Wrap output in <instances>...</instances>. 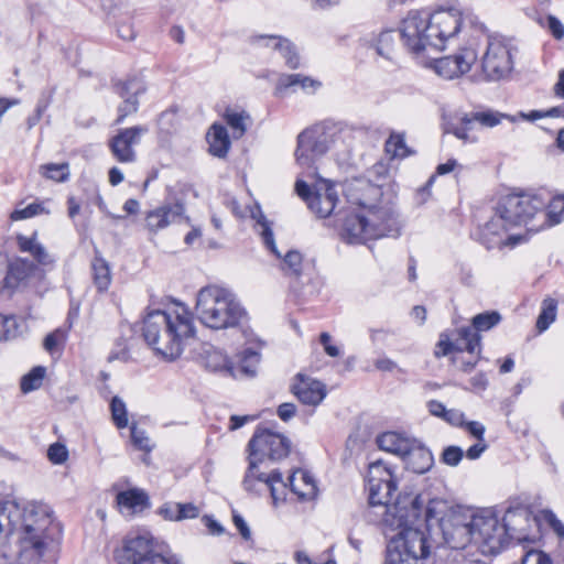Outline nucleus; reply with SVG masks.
I'll list each match as a JSON object with an SVG mask.
<instances>
[{"label":"nucleus","mask_w":564,"mask_h":564,"mask_svg":"<svg viewBox=\"0 0 564 564\" xmlns=\"http://www.w3.org/2000/svg\"><path fill=\"white\" fill-rule=\"evenodd\" d=\"M0 531L17 534L21 564H55L62 525L46 503L0 501Z\"/></svg>","instance_id":"obj_1"},{"label":"nucleus","mask_w":564,"mask_h":564,"mask_svg":"<svg viewBox=\"0 0 564 564\" xmlns=\"http://www.w3.org/2000/svg\"><path fill=\"white\" fill-rule=\"evenodd\" d=\"M518 514L507 510L500 522L497 514L489 509L475 513L470 510H453L440 518L443 538L451 549L460 550L474 544L484 555H496L510 540H521L511 523Z\"/></svg>","instance_id":"obj_2"},{"label":"nucleus","mask_w":564,"mask_h":564,"mask_svg":"<svg viewBox=\"0 0 564 564\" xmlns=\"http://www.w3.org/2000/svg\"><path fill=\"white\" fill-rule=\"evenodd\" d=\"M476 24L477 15L454 8L432 13L411 10L402 21L401 40L409 53L423 62L429 54L443 51L446 42L466 26Z\"/></svg>","instance_id":"obj_3"},{"label":"nucleus","mask_w":564,"mask_h":564,"mask_svg":"<svg viewBox=\"0 0 564 564\" xmlns=\"http://www.w3.org/2000/svg\"><path fill=\"white\" fill-rule=\"evenodd\" d=\"M142 336L158 356L173 361L183 351L184 340L195 333L191 318L186 315L169 314L154 310L147 314L142 323Z\"/></svg>","instance_id":"obj_4"},{"label":"nucleus","mask_w":564,"mask_h":564,"mask_svg":"<svg viewBox=\"0 0 564 564\" xmlns=\"http://www.w3.org/2000/svg\"><path fill=\"white\" fill-rule=\"evenodd\" d=\"M194 313L204 326L214 330L242 328L248 321V313L236 295L217 285L198 291Z\"/></svg>","instance_id":"obj_5"},{"label":"nucleus","mask_w":564,"mask_h":564,"mask_svg":"<svg viewBox=\"0 0 564 564\" xmlns=\"http://www.w3.org/2000/svg\"><path fill=\"white\" fill-rule=\"evenodd\" d=\"M463 32L469 35L470 43L477 48L484 47L479 58L481 73L486 80L497 82L508 77L513 70V57L517 48L505 36L491 34L484 23L477 19V24L466 26Z\"/></svg>","instance_id":"obj_6"},{"label":"nucleus","mask_w":564,"mask_h":564,"mask_svg":"<svg viewBox=\"0 0 564 564\" xmlns=\"http://www.w3.org/2000/svg\"><path fill=\"white\" fill-rule=\"evenodd\" d=\"M397 488V484L382 482L376 496L372 495L371 490H368L369 510L366 518L369 522L382 528H395L420 517L424 503L422 497L404 492L399 495L395 501L391 503L392 495Z\"/></svg>","instance_id":"obj_7"},{"label":"nucleus","mask_w":564,"mask_h":564,"mask_svg":"<svg viewBox=\"0 0 564 564\" xmlns=\"http://www.w3.org/2000/svg\"><path fill=\"white\" fill-rule=\"evenodd\" d=\"M400 236V221L391 208L376 207L366 214H348L343 219L340 237L348 243H364L382 237Z\"/></svg>","instance_id":"obj_8"},{"label":"nucleus","mask_w":564,"mask_h":564,"mask_svg":"<svg viewBox=\"0 0 564 564\" xmlns=\"http://www.w3.org/2000/svg\"><path fill=\"white\" fill-rule=\"evenodd\" d=\"M257 227L262 237L264 246L279 259H281L280 270L283 275L289 279L291 290L297 295H311L314 290H306L314 276L315 265L313 261H305L303 254L297 250H289L283 257L279 252L273 231L264 215L259 212Z\"/></svg>","instance_id":"obj_9"},{"label":"nucleus","mask_w":564,"mask_h":564,"mask_svg":"<svg viewBox=\"0 0 564 564\" xmlns=\"http://www.w3.org/2000/svg\"><path fill=\"white\" fill-rule=\"evenodd\" d=\"M417 520L413 518L404 525L382 528L390 539L386 564H419L429 556L430 545L425 532L412 527Z\"/></svg>","instance_id":"obj_10"},{"label":"nucleus","mask_w":564,"mask_h":564,"mask_svg":"<svg viewBox=\"0 0 564 564\" xmlns=\"http://www.w3.org/2000/svg\"><path fill=\"white\" fill-rule=\"evenodd\" d=\"M512 200H521L520 194L500 198L491 218L478 228V239L488 250L502 248V237L510 228L524 226L528 229L523 208H510Z\"/></svg>","instance_id":"obj_11"},{"label":"nucleus","mask_w":564,"mask_h":564,"mask_svg":"<svg viewBox=\"0 0 564 564\" xmlns=\"http://www.w3.org/2000/svg\"><path fill=\"white\" fill-rule=\"evenodd\" d=\"M521 200H512L510 208H523L528 231L539 232L564 220V194L546 202L540 195L520 194Z\"/></svg>","instance_id":"obj_12"},{"label":"nucleus","mask_w":564,"mask_h":564,"mask_svg":"<svg viewBox=\"0 0 564 564\" xmlns=\"http://www.w3.org/2000/svg\"><path fill=\"white\" fill-rule=\"evenodd\" d=\"M115 557L119 564H182L174 555L165 553L149 532L129 534Z\"/></svg>","instance_id":"obj_13"},{"label":"nucleus","mask_w":564,"mask_h":564,"mask_svg":"<svg viewBox=\"0 0 564 564\" xmlns=\"http://www.w3.org/2000/svg\"><path fill=\"white\" fill-rule=\"evenodd\" d=\"M250 469L257 463H271L285 458L291 451L290 440L269 430L257 431L248 443Z\"/></svg>","instance_id":"obj_14"},{"label":"nucleus","mask_w":564,"mask_h":564,"mask_svg":"<svg viewBox=\"0 0 564 564\" xmlns=\"http://www.w3.org/2000/svg\"><path fill=\"white\" fill-rule=\"evenodd\" d=\"M2 267L0 262V291L8 296H11L20 288L26 286L33 278L43 274L39 264L21 257L8 261L3 276Z\"/></svg>","instance_id":"obj_15"},{"label":"nucleus","mask_w":564,"mask_h":564,"mask_svg":"<svg viewBox=\"0 0 564 564\" xmlns=\"http://www.w3.org/2000/svg\"><path fill=\"white\" fill-rule=\"evenodd\" d=\"M477 61V48L468 39L456 53L435 59L433 67L440 76L453 79L468 73Z\"/></svg>","instance_id":"obj_16"},{"label":"nucleus","mask_w":564,"mask_h":564,"mask_svg":"<svg viewBox=\"0 0 564 564\" xmlns=\"http://www.w3.org/2000/svg\"><path fill=\"white\" fill-rule=\"evenodd\" d=\"M502 317L497 311H486L475 315L470 326H464L456 330L458 340L466 341V351L474 354L478 350L480 354L481 332L490 330L496 327Z\"/></svg>","instance_id":"obj_17"},{"label":"nucleus","mask_w":564,"mask_h":564,"mask_svg":"<svg viewBox=\"0 0 564 564\" xmlns=\"http://www.w3.org/2000/svg\"><path fill=\"white\" fill-rule=\"evenodd\" d=\"M268 464L257 463L252 473L249 465L242 484L246 490L253 491L256 481L263 482L270 489L271 497L276 503L279 500H284L288 485L283 481L282 474L278 469L269 473L261 470L262 466L267 469Z\"/></svg>","instance_id":"obj_18"},{"label":"nucleus","mask_w":564,"mask_h":564,"mask_svg":"<svg viewBox=\"0 0 564 564\" xmlns=\"http://www.w3.org/2000/svg\"><path fill=\"white\" fill-rule=\"evenodd\" d=\"M148 131L144 126L120 129L109 142L113 156L121 163L134 162L137 155L133 147L140 143L141 137Z\"/></svg>","instance_id":"obj_19"},{"label":"nucleus","mask_w":564,"mask_h":564,"mask_svg":"<svg viewBox=\"0 0 564 564\" xmlns=\"http://www.w3.org/2000/svg\"><path fill=\"white\" fill-rule=\"evenodd\" d=\"M185 213V206L182 202L164 203L145 214V228L152 232L165 229L173 223L180 221Z\"/></svg>","instance_id":"obj_20"},{"label":"nucleus","mask_w":564,"mask_h":564,"mask_svg":"<svg viewBox=\"0 0 564 564\" xmlns=\"http://www.w3.org/2000/svg\"><path fill=\"white\" fill-rule=\"evenodd\" d=\"M291 391L301 403L312 406L318 405L326 397L324 383L302 373L296 375Z\"/></svg>","instance_id":"obj_21"},{"label":"nucleus","mask_w":564,"mask_h":564,"mask_svg":"<svg viewBox=\"0 0 564 564\" xmlns=\"http://www.w3.org/2000/svg\"><path fill=\"white\" fill-rule=\"evenodd\" d=\"M347 200L366 210L373 209L375 203L381 196V188L367 180H356L347 186Z\"/></svg>","instance_id":"obj_22"},{"label":"nucleus","mask_w":564,"mask_h":564,"mask_svg":"<svg viewBox=\"0 0 564 564\" xmlns=\"http://www.w3.org/2000/svg\"><path fill=\"white\" fill-rule=\"evenodd\" d=\"M117 94L123 98V102L118 107V118L116 123H122L123 120L138 111V96L144 91L142 83L137 78L128 79L116 86Z\"/></svg>","instance_id":"obj_23"},{"label":"nucleus","mask_w":564,"mask_h":564,"mask_svg":"<svg viewBox=\"0 0 564 564\" xmlns=\"http://www.w3.org/2000/svg\"><path fill=\"white\" fill-rule=\"evenodd\" d=\"M324 188L316 189L308 208L319 218H327L334 214L338 196L328 181H323Z\"/></svg>","instance_id":"obj_24"},{"label":"nucleus","mask_w":564,"mask_h":564,"mask_svg":"<svg viewBox=\"0 0 564 564\" xmlns=\"http://www.w3.org/2000/svg\"><path fill=\"white\" fill-rule=\"evenodd\" d=\"M402 459L406 468L416 474L426 473L434 463L431 451L417 440L413 441V446L404 454Z\"/></svg>","instance_id":"obj_25"},{"label":"nucleus","mask_w":564,"mask_h":564,"mask_svg":"<svg viewBox=\"0 0 564 564\" xmlns=\"http://www.w3.org/2000/svg\"><path fill=\"white\" fill-rule=\"evenodd\" d=\"M324 151L315 142L312 135L304 130L297 135L295 150L296 162L303 167H312L317 158L324 155Z\"/></svg>","instance_id":"obj_26"},{"label":"nucleus","mask_w":564,"mask_h":564,"mask_svg":"<svg viewBox=\"0 0 564 564\" xmlns=\"http://www.w3.org/2000/svg\"><path fill=\"white\" fill-rule=\"evenodd\" d=\"M37 232H33L31 237L23 235L17 236L18 248L21 252L30 253L40 265H52L53 257L46 251L45 247L36 239Z\"/></svg>","instance_id":"obj_27"},{"label":"nucleus","mask_w":564,"mask_h":564,"mask_svg":"<svg viewBox=\"0 0 564 564\" xmlns=\"http://www.w3.org/2000/svg\"><path fill=\"white\" fill-rule=\"evenodd\" d=\"M414 438L404 436L398 432H384L377 437V445L380 449L399 455L404 454L413 446Z\"/></svg>","instance_id":"obj_28"},{"label":"nucleus","mask_w":564,"mask_h":564,"mask_svg":"<svg viewBox=\"0 0 564 564\" xmlns=\"http://www.w3.org/2000/svg\"><path fill=\"white\" fill-rule=\"evenodd\" d=\"M258 41L264 42L265 46L278 51L290 68L295 69L300 66V56L295 51L294 45L289 40L280 36L260 35Z\"/></svg>","instance_id":"obj_29"},{"label":"nucleus","mask_w":564,"mask_h":564,"mask_svg":"<svg viewBox=\"0 0 564 564\" xmlns=\"http://www.w3.org/2000/svg\"><path fill=\"white\" fill-rule=\"evenodd\" d=\"M258 41L264 42L265 46L278 51L290 68L295 69L300 66V56L295 51L294 45L289 40L280 36L260 35Z\"/></svg>","instance_id":"obj_30"},{"label":"nucleus","mask_w":564,"mask_h":564,"mask_svg":"<svg viewBox=\"0 0 564 564\" xmlns=\"http://www.w3.org/2000/svg\"><path fill=\"white\" fill-rule=\"evenodd\" d=\"M258 41L264 42L265 46L278 51L290 68L295 69L300 66V56L295 51L294 45L289 40L280 36L260 35Z\"/></svg>","instance_id":"obj_31"},{"label":"nucleus","mask_w":564,"mask_h":564,"mask_svg":"<svg viewBox=\"0 0 564 564\" xmlns=\"http://www.w3.org/2000/svg\"><path fill=\"white\" fill-rule=\"evenodd\" d=\"M116 500L120 510H127L129 513L142 511L150 506L148 494L138 488L120 491Z\"/></svg>","instance_id":"obj_32"},{"label":"nucleus","mask_w":564,"mask_h":564,"mask_svg":"<svg viewBox=\"0 0 564 564\" xmlns=\"http://www.w3.org/2000/svg\"><path fill=\"white\" fill-rule=\"evenodd\" d=\"M397 484V478L389 465L382 460L373 462L369 465L367 475V488L376 496L380 484Z\"/></svg>","instance_id":"obj_33"},{"label":"nucleus","mask_w":564,"mask_h":564,"mask_svg":"<svg viewBox=\"0 0 564 564\" xmlns=\"http://www.w3.org/2000/svg\"><path fill=\"white\" fill-rule=\"evenodd\" d=\"M290 488L302 500H310L316 496L317 487L312 475L305 470H296L290 477Z\"/></svg>","instance_id":"obj_34"},{"label":"nucleus","mask_w":564,"mask_h":564,"mask_svg":"<svg viewBox=\"0 0 564 564\" xmlns=\"http://www.w3.org/2000/svg\"><path fill=\"white\" fill-rule=\"evenodd\" d=\"M209 152L217 158H225L230 149V139L227 129L220 123H214L207 133Z\"/></svg>","instance_id":"obj_35"},{"label":"nucleus","mask_w":564,"mask_h":564,"mask_svg":"<svg viewBox=\"0 0 564 564\" xmlns=\"http://www.w3.org/2000/svg\"><path fill=\"white\" fill-rule=\"evenodd\" d=\"M205 366L210 371L225 372L228 376L237 378L235 365L220 349L213 348L206 351Z\"/></svg>","instance_id":"obj_36"},{"label":"nucleus","mask_w":564,"mask_h":564,"mask_svg":"<svg viewBox=\"0 0 564 564\" xmlns=\"http://www.w3.org/2000/svg\"><path fill=\"white\" fill-rule=\"evenodd\" d=\"M502 119L514 121L513 117L491 109L465 113L466 123H479L480 126L487 128L496 127L501 122Z\"/></svg>","instance_id":"obj_37"},{"label":"nucleus","mask_w":564,"mask_h":564,"mask_svg":"<svg viewBox=\"0 0 564 564\" xmlns=\"http://www.w3.org/2000/svg\"><path fill=\"white\" fill-rule=\"evenodd\" d=\"M91 270L97 289L99 291H106L111 282L110 268L98 250L95 251Z\"/></svg>","instance_id":"obj_38"},{"label":"nucleus","mask_w":564,"mask_h":564,"mask_svg":"<svg viewBox=\"0 0 564 564\" xmlns=\"http://www.w3.org/2000/svg\"><path fill=\"white\" fill-rule=\"evenodd\" d=\"M313 137L319 148L326 153L334 143L335 128L325 122L317 123L304 130Z\"/></svg>","instance_id":"obj_39"},{"label":"nucleus","mask_w":564,"mask_h":564,"mask_svg":"<svg viewBox=\"0 0 564 564\" xmlns=\"http://www.w3.org/2000/svg\"><path fill=\"white\" fill-rule=\"evenodd\" d=\"M260 362V354L251 348L245 349L238 361V366H235L237 377L246 376L253 377L257 373V367Z\"/></svg>","instance_id":"obj_40"},{"label":"nucleus","mask_w":564,"mask_h":564,"mask_svg":"<svg viewBox=\"0 0 564 564\" xmlns=\"http://www.w3.org/2000/svg\"><path fill=\"white\" fill-rule=\"evenodd\" d=\"M557 301L546 297L542 302L541 312L536 319V328L540 333L546 330L556 318Z\"/></svg>","instance_id":"obj_41"},{"label":"nucleus","mask_w":564,"mask_h":564,"mask_svg":"<svg viewBox=\"0 0 564 564\" xmlns=\"http://www.w3.org/2000/svg\"><path fill=\"white\" fill-rule=\"evenodd\" d=\"M393 31L386 30L382 31L377 37L371 40L370 46L379 56L390 59L393 52Z\"/></svg>","instance_id":"obj_42"},{"label":"nucleus","mask_w":564,"mask_h":564,"mask_svg":"<svg viewBox=\"0 0 564 564\" xmlns=\"http://www.w3.org/2000/svg\"><path fill=\"white\" fill-rule=\"evenodd\" d=\"M386 151L394 158H406L413 152L405 144V134L392 132L386 141Z\"/></svg>","instance_id":"obj_43"},{"label":"nucleus","mask_w":564,"mask_h":564,"mask_svg":"<svg viewBox=\"0 0 564 564\" xmlns=\"http://www.w3.org/2000/svg\"><path fill=\"white\" fill-rule=\"evenodd\" d=\"M40 173L55 182H66L69 177V165L63 163H47L40 166Z\"/></svg>","instance_id":"obj_44"},{"label":"nucleus","mask_w":564,"mask_h":564,"mask_svg":"<svg viewBox=\"0 0 564 564\" xmlns=\"http://www.w3.org/2000/svg\"><path fill=\"white\" fill-rule=\"evenodd\" d=\"M224 119L232 129L234 137L239 138L245 134L247 130L246 120L249 119V116L245 111L237 112L231 109H227L224 113Z\"/></svg>","instance_id":"obj_45"},{"label":"nucleus","mask_w":564,"mask_h":564,"mask_svg":"<svg viewBox=\"0 0 564 564\" xmlns=\"http://www.w3.org/2000/svg\"><path fill=\"white\" fill-rule=\"evenodd\" d=\"M417 496H421L422 499L424 500V503H423V507H422L421 514H420L419 519L424 513V518H425L426 522H429V521H431L433 519L440 520L438 516L446 508L445 501H443L441 499H436V498H426L422 494H419Z\"/></svg>","instance_id":"obj_46"},{"label":"nucleus","mask_w":564,"mask_h":564,"mask_svg":"<svg viewBox=\"0 0 564 564\" xmlns=\"http://www.w3.org/2000/svg\"><path fill=\"white\" fill-rule=\"evenodd\" d=\"M45 376V368L42 366L34 367L29 373L21 379V390L24 393L36 390L41 387Z\"/></svg>","instance_id":"obj_47"},{"label":"nucleus","mask_w":564,"mask_h":564,"mask_svg":"<svg viewBox=\"0 0 564 564\" xmlns=\"http://www.w3.org/2000/svg\"><path fill=\"white\" fill-rule=\"evenodd\" d=\"M111 416L115 425L118 429H124L128 426V412L126 403L119 397H113L110 402Z\"/></svg>","instance_id":"obj_48"},{"label":"nucleus","mask_w":564,"mask_h":564,"mask_svg":"<svg viewBox=\"0 0 564 564\" xmlns=\"http://www.w3.org/2000/svg\"><path fill=\"white\" fill-rule=\"evenodd\" d=\"M20 334V325L14 316L0 315V340L14 339Z\"/></svg>","instance_id":"obj_49"},{"label":"nucleus","mask_w":564,"mask_h":564,"mask_svg":"<svg viewBox=\"0 0 564 564\" xmlns=\"http://www.w3.org/2000/svg\"><path fill=\"white\" fill-rule=\"evenodd\" d=\"M130 432L131 442L137 449L147 453L152 451L150 438L148 437L145 431L138 429L137 424L132 423L130 426Z\"/></svg>","instance_id":"obj_50"},{"label":"nucleus","mask_w":564,"mask_h":564,"mask_svg":"<svg viewBox=\"0 0 564 564\" xmlns=\"http://www.w3.org/2000/svg\"><path fill=\"white\" fill-rule=\"evenodd\" d=\"M45 212L44 206L41 203H31L23 208H17L11 214L12 220H22L34 217Z\"/></svg>","instance_id":"obj_51"},{"label":"nucleus","mask_w":564,"mask_h":564,"mask_svg":"<svg viewBox=\"0 0 564 564\" xmlns=\"http://www.w3.org/2000/svg\"><path fill=\"white\" fill-rule=\"evenodd\" d=\"M47 458L55 465L64 464L68 458V451L62 443H54L47 449Z\"/></svg>","instance_id":"obj_52"},{"label":"nucleus","mask_w":564,"mask_h":564,"mask_svg":"<svg viewBox=\"0 0 564 564\" xmlns=\"http://www.w3.org/2000/svg\"><path fill=\"white\" fill-rule=\"evenodd\" d=\"M464 456L459 446H447L442 453V462L448 466H457Z\"/></svg>","instance_id":"obj_53"},{"label":"nucleus","mask_w":564,"mask_h":564,"mask_svg":"<svg viewBox=\"0 0 564 564\" xmlns=\"http://www.w3.org/2000/svg\"><path fill=\"white\" fill-rule=\"evenodd\" d=\"M543 26L547 29L555 40L564 39V25L555 15L549 14Z\"/></svg>","instance_id":"obj_54"},{"label":"nucleus","mask_w":564,"mask_h":564,"mask_svg":"<svg viewBox=\"0 0 564 564\" xmlns=\"http://www.w3.org/2000/svg\"><path fill=\"white\" fill-rule=\"evenodd\" d=\"M199 516V508L192 503H181L178 502L177 507V521H183L186 519H195Z\"/></svg>","instance_id":"obj_55"},{"label":"nucleus","mask_w":564,"mask_h":564,"mask_svg":"<svg viewBox=\"0 0 564 564\" xmlns=\"http://www.w3.org/2000/svg\"><path fill=\"white\" fill-rule=\"evenodd\" d=\"M455 344L451 340L447 334H441L436 344L435 356L437 358L449 355L454 351Z\"/></svg>","instance_id":"obj_56"},{"label":"nucleus","mask_w":564,"mask_h":564,"mask_svg":"<svg viewBox=\"0 0 564 564\" xmlns=\"http://www.w3.org/2000/svg\"><path fill=\"white\" fill-rule=\"evenodd\" d=\"M521 564H552L547 554L542 551L531 550L525 553Z\"/></svg>","instance_id":"obj_57"},{"label":"nucleus","mask_w":564,"mask_h":564,"mask_svg":"<svg viewBox=\"0 0 564 564\" xmlns=\"http://www.w3.org/2000/svg\"><path fill=\"white\" fill-rule=\"evenodd\" d=\"M64 334L59 329H56L44 338L43 347L46 351L50 354H53L55 349L57 348L59 341L63 339Z\"/></svg>","instance_id":"obj_58"},{"label":"nucleus","mask_w":564,"mask_h":564,"mask_svg":"<svg viewBox=\"0 0 564 564\" xmlns=\"http://www.w3.org/2000/svg\"><path fill=\"white\" fill-rule=\"evenodd\" d=\"M473 127H474V123H466V120H465V115L460 118V121H459V124L455 126L453 128V133L454 135H456L458 139H462L464 141H474V139H471L469 137V131L473 130Z\"/></svg>","instance_id":"obj_59"},{"label":"nucleus","mask_w":564,"mask_h":564,"mask_svg":"<svg viewBox=\"0 0 564 564\" xmlns=\"http://www.w3.org/2000/svg\"><path fill=\"white\" fill-rule=\"evenodd\" d=\"M177 507L178 502H165L162 505L158 513L167 521H177Z\"/></svg>","instance_id":"obj_60"},{"label":"nucleus","mask_w":564,"mask_h":564,"mask_svg":"<svg viewBox=\"0 0 564 564\" xmlns=\"http://www.w3.org/2000/svg\"><path fill=\"white\" fill-rule=\"evenodd\" d=\"M443 420L453 426H464L465 425V415L462 411L456 409H447Z\"/></svg>","instance_id":"obj_61"},{"label":"nucleus","mask_w":564,"mask_h":564,"mask_svg":"<svg viewBox=\"0 0 564 564\" xmlns=\"http://www.w3.org/2000/svg\"><path fill=\"white\" fill-rule=\"evenodd\" d=\"M295 191H296V194L303 199L306 202L307 206H310V200L313 199V196L315 194V191L312 192L310 186L307 185L306 182L302 181V180H297L296 183H295Z\"/></svg>","instance_id":"obj_62"},{"label":"nucleus","mask_w":564,"mask_h":564,"mask_svg":"<svg viewBox=\"0 0 564 564\" xmlns=\"http://www.w3.org/2000/svg\"><path fill=\"white\" fill-rule=\"evenodd\" d=\"M319 341L328 356L338 357L340 355L339 348L330 344V335L328 333H322L319 336Z\"/></svg>","instance_id":"obj_63"},{"label":"nucleus","mask_w":564,"mask_h":564,"mask_svg":"<svg viewBox=\"0 0 564 564\" xmlns=\"http://www.w3.org/2000/svg\"><path fill=\"white\" fill-rule=\"evenodd\" d=\"M304 75L302 74H291L284 75L279 80L280 88H291L295 86H300Z\"/></svg>","instance_id":"obj_64"}]
</instances>
